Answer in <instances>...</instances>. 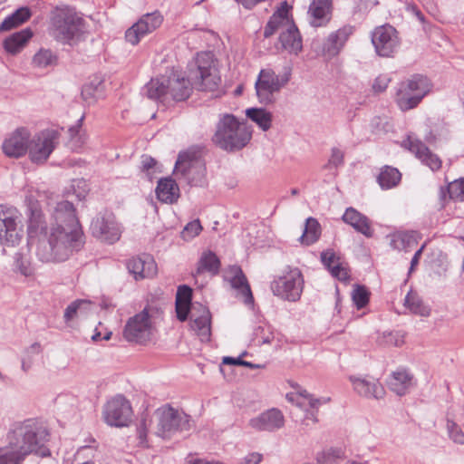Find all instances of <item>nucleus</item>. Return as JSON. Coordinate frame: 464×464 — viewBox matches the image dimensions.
I'll return each mask as SVG.
<instances>
[{
    "label": "nucleus",
    "mask_w": 464,
    "mask_h": 464,
    "mask_svg": "<svg viewBox=\"0 0 464 464\" xmlns=\"http://www.w3.org/2000/svg\"><path fill=\"white\" fill-rule=\"evenodd\" d=\"M86 304V301L84 300H75L72 303H71L64 311V320L65 322H69L74 318V316L77 314V311L81 307V305Z\"/></svg>",
    "instance_id": "52"
},
{
    "label": "nucleus",
    "mask_w": 464,
    "mask_h": 464,
    "mask_svg": "<svg viewBox=\"0 0 464 464\" xmlns=\"http://www.w3.org/2000/svg\"><path fill=\"white\" fill-rule=\"evenodd\" d=\"M304 280L298 267L285 266L282 274L274 277L270 289L275 296L288 301L296 302L300 299Z\"/></svg>",
    "instance_id": "7"
},
{
    "label": "nucleus",
    "mask_w": 464,
    "mask_h": 464,
    "mask_svg": "<svg viewBox=\"0 0 464 464\" xmlns=\"http://www.w3.org/2000/svg\"><path fill=\"white\" fill-rule=\"evenodd\" d=\"M425 248V244H423L414 254L411 261L410 273L414 269V267L419 264V260L420 256Z\"/></svg>",
    "instance_id": "64"
},
{
    "label": "nucleus",
    "mask_w": 464,
    "mask_h": 464,
    "mask_svg": "<svg viewBox=\"0 0 464 464\" xmlns=\"http://www.w3.org/2000/svg\"><path fill=\"white\" fill-rule=\"evenodd\" d=\"M307 14L313 27L325 26L332 18V0H312Z\"/></svg>",
    "instance_id": "22"
},
{
    "label": "nucleus",
    "mask_w": 464,
    "mask_h": 464,
    "mask_svg": "<svg viewBox=\"0 0 464 464\" xmlns=\"http://www.w3.org/2000/svg\"><path fill=\"white\" fill-rule=\"evenodd\" d=\"M192 92V86L188 79L172 74L168 77V99L169 102H182L187 100Z\"/></svg>",
    "instance_id": "26"
},
{
    "label": "nucleus",
    "mask_w": 464,
    "mask_h": 464,
    "mask_svg": "<svg viewBox=\"0 0 464 464\" xmlns=\"http://www.w3.org/2000/svg\"><path fill=\"white\" fill-rule=\"evenodd\" d=\"M143 92L150 100H154L161 103L169 102L168 76H160L151 79L150 82L145 85Z\"/></svg>",
    "instance_id": "31"
},
{
    "label": "nucleus",
    "mask_w": 464,
    "mask_h": 464,
    "mask_svg": "<svg viewBox=\"0 0 464 464\" xmlns=\"http://www.w3.org/2000/svg\"><path fill=\"white\" fill-rule=\"evenodd\" d=\"M192 298V289L186 285H182L178 287L177 290V295H176V302H179V304H190Z\"/></svg>",
    "instance_id": "49"
},
{
    "label": "nucleus",
    "mask_w": 464,
    "mask_h": 464,
    "mask_svg": "<svg viewBox=\"0 0 464 464\" xmlns=\"http://www.w3.org/2000/svg\"><path fill=\"white\" fill-rule=\"evenodd\" d=\"M285 424L283 413L277 409H270L249 420V425L259 431H274Z\"/></svg>",
    "instance_id": "19"
},
{
    "label": "nucleus",
    "mask_w": 464,
    "mask_h": 464,
    "mask_svg": "<svg viewBox=\"0 0 464 464\" xmlns=\"http://www.w3.org/2000/svg\"><path fill=\"white\" fill-rule=\"evenodd\" d=\"M354 392L367 399H382L385 395L384 387L377 380L366 378L350 377Z\"/></svg>",
    "instance_id": "24"
},
{
    "label": "nucleus",
    "mask_w": 464,
    "mask_h": 464,
    "mask_svg": "<svg viewBox=\"0 0 464 464\" xmlns=\"http://www.w3.org/2000/svg\"><path fill=\"white\" fill-rule=\"evenodd\" d=\"M298 394L304 399L308 400V404L311 408H317L318 405L322 403V401L320 399H314L312 397V395L306 391V390H301L298 392Z\"/></svg>",
    "instance_id": "60"
},
{
    "label": "nucleus",
    "mask_w": 464,
    "mask_h": 464,
    "mask_svg": "<svg viewBox=\"0 0 464 464\" xmlns=\"http://www.w3.org/2000/svg\"><path fill=\"white\" fill-rule=\"evenodd\" d=\"M196 307H192L190 312L191 324L193 331L197 333L202 342H208L211 335V315L209 310L203 305L198 307V314L195 313Z\"/></svg>",
    "instance_id": "23"
},
{
    "label": "nucleus",
    "mask_w": 464,
    "mask_h": 464,
    "mask_svg": "<svg viewBox=\"0 0 464 464\" xmlns=\"http://www.w3.org/2000/svg\"><path fill=\"white\" fill-rule=\"evenodd\" d=\"M401 179V174L396 168L385 166L382 169L377 180L382 188L389 189L397 186Z\"/></svg>",
    "instance_id": "37"
},
{
    "label": "nucleus",
    "mask_w": 464,
    "mask_h": 464,
    "mask_svg": "<svg viewBox=\"0 0 464 464\" xmlns=\"http://www.w3.org/2000/svg\"><path fill=\"white\" fill-rule=\"evenodd\" d=\"M49 431L39 421L28 419L14 422L6 433V447L22 464L27 456L35 454L41 457L50 455L46 447L49 440Z\"/></svg>",
    "instance_id": "2"
},
{
    "label": "nucleus",
    "mask_w": 464,
    "mask_h": 464,
    "mask_svg": "<svg viewBox=\"0 0 464 464\" xmlns=\"http://www.w3.org/2000/svg\"><path fill=\"white\" fill-rule=\"evenodd\" d=\"M90 229L93 237L108 244H113L121 237L120 226L110 212L99 213L92 219Z\"/></svg>",
    "instance_id": "13"
},
{
    "label": "nucleus",
    "mask_w": 464,
    "mask_h": 464,
    "mask_svg": "<svg viewBox=\"0 0 464 464\" xmlns=\"http://www.w3.org/2000/svg\"><path fill=\"white\" fill-rule=\"evenodd\" d=\"M85 32V21L73 7L57 6L50 18L49 33L63 44H72Z\"/></svg>",
    "instance_id": "3"
},
{
    "label": "nucleus",
    "mask_w": 464,
    "mask_h": 464,
    "mask_svg": "<svg viewBox=\"0 0 464 464\" xmlns=\"http://www.w3.org/2000/svg\"><path fill=\"white\" fill-rule=\"evenodd\" d=\"M156 195L160 201L172 204L179 197V188L176 181L171 178L160 179L156 188Z\"/></svg>",
    "instance_id": "32"
},
{
    "label": "nucleus",
    "mask_w": 464,
    "mask_h": 464,
    "mask_svg": "<svg viewBox=\"0 0 464 464\" xmlns=\"http://www.w3.org/2000/svg\"><path fill=\"white\" fill-rule=\"evenodd\" d=\"M57 54L51 49L41 48L33 56L32 64L40 69L54 66L57 64Z\"/></svg>",
    "instance_id": "42"
},
{
    "label": "nucleus",
    "mask_w": 464,
    "mask_h": 464,
    "mask_svg": "<svg viewBox=\"0 0 464 464\" xmlns=\"http://www.w3.org/2000/svg\"><path fill=\"white\" fill-rule=\"evenodd\" d=\"M344 223L353 227L357 232L362 234L366 237L373 236V229L372 228L370 219L353 208H346L342 217Z\"/></svg>",
    "instance_id": "28"
},
{
    "label": "nucleus",
    "mask_w": 464,
    "mask_h": 464,
    "mask_svg": "<svg viewBox=\"0 0 464 464\" xmlns=\"http://www.w3.org/2000/svg\"><path fill=\"white\" fill-rule=\"evenodd\" d=\"M268 21H273V25L277 29L285 30L286 28V22L279 18L278 14H272Z\"/></svg>",
    "instance_id": "63"
},
{
    "label": "nucleus",
    "mask_w": 464,
    "mask_h": 464,
    "mask_svg": "<svg viewBox=\"0 0 464 464\" xmlns=\"http://www.w3.org/2000/svg\"><path fill=\"white\" fill-rule=\"evenodd\" d=\"M321 259L323 264L330 269L334 265L339 261V257L336 256L335 253L332 250H326L322 252Z\"/></svg>",
    "instance_id": "55"
},
{
    "label": "nucleus",
    "mask_w": 464,
    "mask_h": 464,
    "mask_svg": "<svg viewBox=\"0 0 464 464\" xmlns=\"http://www.w3.org/2000/svg\"><path fill=\"white\" fill-rule=\"evenodd\" d=\"M252 138V131L246 123L240 122L233 114H223L212 137L215 145L223 150L234 152L242 150Z\"/></svg>",
    "instance_id": "4"
},
{
    "label": "nucleus",
    "mask_w": 464,
    "mask_h": 464,
    "mask_svg": "<svg viewBox=\"0 0 464 464\" xmlns=\"http://www.w3.org/2000/svg\"><path fill=\"white\" fill-rule=\"evenodd\" d=\"M344 163V152L339 148L334 147L331 150V155L327 163L324 166V169H338Z\"/></svg>",
    "instance_id": "46"
},
{
    "label": "nucleus",
    "mask_w": 464,
    "mask_h": 464,
    "mask_svg": "<svg viewBox=\"0 0 464 464\" xmlns=\"http://www.w3.org/2000/svg\"><path fill=\"white\" fill-rule=\"evenodd\" d=\"M132 416L130 401L122 395H116L109 400L103 408V418L110 426L124 427Z\"/></svg>",
    "instance_id": "11"
},
{
    "label": "nucleus",
    "mask_w": 464,
    "mask_h": 464,
    "mask_svg": "<svg viewBox=\"0 0 464 464\" xmlns=\"http://www.w3.org/2000/svg\"><path fill=\"white\" fill-rule=\"evenodd\" d=\"M404 145L411 152L431 170H438L441 167V160L438 155L434 154L430 149L420 140L413 139L411 136L404 140Z\"/></svg>",
    "instance_id": "20"
},
{
    "label": "nucleus",
    "mask_w": 464,
    "mask_h": 464,
    "mask_svg": "<svg viewBox=\"0 0 464 464\" xmlns=\"http://www.w3.org/2000/svg\"><path fill=\"white\" fill-rule=\"evenodd\" d=\"M0 464H20L6 446L0 448Z\"/></svg>",
    "instance_id": "56"
},
{
    "label": "nucleus",
    "mask_w": 464,
    "mask_h": 464,
    "mask_svg": "<svg viewBox=\"0 0 464 464\" xmlns=\"http://www.w3.org/2000/svg\"><path fill=\"white\" fill-rule=\"evenodd\" d=\"M189 307L190 304H179V302H176V313H177V318L180 322H185L188 319V314H189Z\"/></svg>",
    "instance_id": "58"
},
{
    "label": "nucleus",
    "mask_w": 464,
    "mask_h": 464,
    "mask_svg": "<svg viewBox=\"0 0 464 464\" xmlns=\"http://www.w3.org/2000/svg\"><path fill=\"white\" fill-rule=\"evenodd\" d=\"M205 146L192 145L184 151H180L175 164L176 171L188 173L192 166H202L199 162L204 151Z\"/></svg>",
    "instance_id": "27"
},
{
    "label": "nucleus",
    "mask_w": 464,
    "mask_h": 464,
    "mask_svg": "<svg viewBox=\"0 0 464 464\" xmlns=\"http://www.w3.org/2000/svg\"><path fill=\"white\" fill-rule=\"evenodd\" d=\"M127 268L135 280L153 277L157 274V265L150 255L132 257L127 262Z\"/></svg>",
    "instance_id": "21"
},
{
    "label": "nucleus",
    "mask_w": 464,
    "mask_h": 464,
    "mask_svg": "<svg viewBox=\"0 0 464 464\" xmlns=\"http://www.w3.org/2000/svg\"><path fill=\"white\" fill-rule=\"evenodd\" d=\"M321 236V226L317 219L308 218L305 220L304 228L300 241L303 245L310 246L316 242Z\"/></svg>",
    "instance_id": "36"
},
{
    "label": "nucleus",
    "mask_w": 464,
    "mask_h": 464,
    "mask_svg": "<svg viewBox=\"0 0 464 464\" xmlns=\"http://www.w3.org/2000/svg\"><path fill=\"white\" fill-rule=\"evenodd\" d=\"M197 72L194 84L200 91H215L220 77L213 64V55L210 53H198L196 59Z\"/></svg>",
    "instance_id": "10"
},
{
    "label": "nucleus",
    "mask_w": 464,
    "mask_h": 464,
    "mask_svg": "<svg viewBox=\"0 0 464 464\" xmlns=\"http://www.w3.org/2000/svg\"><path fill=\"white\" fill-rule=\"evenodd\" d=\"M227 273L231 276L228 281L232 288L238 291V294L242 295L246 304H253L254 297L252 291L241 267L237 265L230 266L227 269Z\"/></svg>",
    "instance_id": "25"
},
{
    "label": "nucleus",
    "mask_w": 464,
    "mask_h": 464,
    "mask_svg": "<svg viewBox=\"0 0 464 464\" xmlns=\"http://www.w3.org/2000/svg\"><path fill=\"white\" fill-rule=\"evenodd\" d=\"M220 266V260L214 252L210 250L205 251L198 261L196 275L208 272L211 276H216L219 273Z\"/></svg>",
    "instance_id": "34"
},
{
    "label": "nucleus",
    "mask_w": 464,
    "mask_h": 464,
    "mask_svg": "<svg viewBox=\"0 0 464 464\" xmlns=\"http://www.w3.org/2000/svg\"><path fill=\"white\" fill-rule=\"evenodd\" d=\"M275 338L274 331L269 324H263L254 328L252 342L255 345L270 344Z\"/></svg>",
    "instance_id": "43"
},
{
    "label": "nucleus",
    "mask_w": 464,
    "mask_h": 464,
    "mask_svg": "<svg viewBox=\"0 0 464 464\" xmlns=\"http://www.w3.org/2000/svg\"><path fill=\"white\" fill-rule=\"evenodd\" d=\"M382 338V343L387 345L401 346L404 343L403 335L399 332L383 334Z\"/></svg>",
    "instance_id": "51"
},
{
    "label": "nucleus",
    "mask_w": 464,
    "mask_h": 464,
    "mask_svg": "<svg viewBox=\"0 0 464 464\" xmlns=\"http://www.w3.org/2000/svg\"><path fill=\"white\" fill-rule=\"evenodd\" d=\"M372 43L376 53L382 57L392 56L400 45L398 33L390 24L376 27L372 35Z\"/></svg>",
    "instance_id": "14"
},
{
    "label": "nucleus",
    "mask_w": 464,
    "mask_h": 464,
    "mask_svg": "<svg viewBox=\"0 0 464 464\" xmlns=\"http://www.w3.org/2000/svg\"><path fill=\"white\" fill-rule=\"evenodd\" d=\"M432 84L422 74H414L398 84L394 101L402 111L416 108L430 92Z\"/></svg>",
    "instance_id": "5"
},
{
    "label": "nucleus",
    "mask_w": 464,
    "mask_h": 464,
    "mask_svg": "<svg viewBox=\"0 0 464 464\" xmlns=\"http://www.w3.org/2000/svg\"><path fill=\"white\" fill-rule=\"evenodd\" d=\"M101 82L97 86H93L92 83L85 84L82 89V96L85 101L90 99H98L102 94L100 90Z\"/></svg>",
    "instance_id": "50"
},
{
    "label": "nucleus",
    "mask_w": 464,
    "mask_h": 464,
    "mask_svg": "<svg viewBox=\"0 0 464 464\" xmlns=\"http://www.w3.org/2000/svg\"><path fill=\"white\" fill-rule=\"evenodd\" d=\"M29 139V130L25 128H18L5 140L2 145L4 153L10 158L24 156L28 150Z\"/></svg>",
    "instance_id": "18"
},
{
    "label": "nucleus",
    "mask_w": 464,
    "mask_h": 464,
    "mask_svg": "<svg viewBox=\"0 0 464 464\" xmlns=\"http://www.w3.org/2000/svg\"><path fill=\"white\" fill-rule=\"evenodd\" d=\"M331 273V275L341 280V281H344L346 279H348L349 277V275H348V272L346 270V268H344L340 262H337L335 265H334L330 269H328Z\"/></svg>",
    "instance_id": "54"
},
{
    "label": "nucleus",
    "mask_w": 464,
    "mask_h": 464,
    "mask_svg": "<svg viewBox=\"0 0 464 464\" xmlns=\"http://www.w3.org/2000/svg\"><path fill=\"white\" fill-rule=\"evenodd\" d=\"M31 15V10L28 7L23 6L18 8L0 24V32L9 31L21 25L29 20Z\"/></svg>",
    "instance_id": "35"
},
{
    "label": "nucleus",
    "mask_w": 464,
    "mask_h": 464,
    "mask_svg": "<svg viewBox=\"0 0 464 464\" xmlns=\"http://www.w3.org/2000/svg\"><path fill=\"white\" fill-rule=\"evenodd\" d=\"M150 316L147 308L130 317L124 327L123 336L128 342L142 343L150 334Z\"/></svg>",
    "instance_id": "15"
},
{
    "label": "nucleus",
    "mask_w": 464,
    "mask_h": 464,
    "mask_svg": "<svg viewBox=\"0 0 464 464\" xmlns=\"http://www.w3.org/2000/svg\"><path fill=\"white\" fill-rule=\"evenodd\" d=\"M58 136L54 130H44L34 136L28 145L31 160L37 164L45 162L56 146Z\"/></svg>",
    "instance_id": "12"
},
{
    "label": "nucleus",
    "mask_w": 464,
    "mask_h": 464,
    "mask_svg": "<svg viewBox=\"0 0 464 464\" xmlns=\"http://www.w3.org/2000/svg\"><path fill=\"white\" fill-rule=\"evenodd\" d=\"M162 22L163 16L159 11L145 14L126 31L125 39L136 45L141 38L159 28Z\"/></svg>",
    "instance_id": "16"
},
{
    "label": "nucleus",
    "mask_w": 464,
    "mask_h": 464,
    "mask_svg": "<svg viewBox=\"0 0 464 464\" xmlns=\"http://www.w3.org/2000/svg\"><path fill=\"white\" fill-rule=\"evenodd\" d=\"M158 423L155 434L169 440L178 433L188 432L193 428L191 417L182 411L167 404L156 410Z\"/></svg>",
    "instance_id": "6"
},
{
    "label": "nucleus",
    "mask_w": 464,
    "mask_h": 464,
    "mask_svg": "<svg viewBox=\"0 0 464 464\" xmlns=\"http://www.w3.org/2000/svg\"><path fill=\"white\" fill-rule=\"evenodd\" d=\"M353 32V26L345 24L338 30L332 32L324 41L314 39L311 44L312 49L318 55H322L326 59H332L340 53Z\"/></svg>",
    "instance_id": "9"
},
{
    "label": "nucleus",
    "mask_w": 464,
    "mask_h": 464,
    "mask_svg": "<svg viewBox=\"0 0 464 464\" xmlns=\"http://www.w3.org/2000/svg\"><path fill=\"white\" fill-rule=\"evenodd\" d=\"M447 430L450 438L458 444H464V432L453 420H448Z\"/></svg>",
    "instance_id": "48"
},
{
    "label": "nucleus",
    "mask_w": 464,
    "mask_h": 464,
    "mask_svg": "<svg viewBox=\"0 0 464 464\" xmlns=\"http://www.w3.org/2000/svg\"><path fill=\"white\" fill-rule=\"evenodd\" d=\"M202 230V226L198 219L188 222L181 232V237L185 240H189L197 237Z\"/></svg>",
    "instance_id": "47"
},
{
    "label": "nucleus",
    "mask_w": 464,
    "mask_h": 464,
    "mask_svg": "<svg viewBox=\"0 0 464 464\" xmlns=\"http://www.w3.org/2000/svg\"><path fill=\"white\" fill-rule=\"evenodd\" d=\"M414 243H416V234L413 231L399 233L392 240V245L397 249L409 247Z\"/></svg>",
    "instance_id": "44"
},
{
    "label": "nucleus",
    "mask_w": 464,
    "mask_h": 464,
    "mask_svg": "<svg viewBox=\"0 0 464 464\" xmlns=\"http://www.w3.org/2000/svg\"><path fill=\"white\" fill-rule=\"evenodd\" d=\"M157 161L150 156H142L141 160V169L142 170H150L154 168Z\"/></svg>",
    "instance_id": "62"
},
{
    "label": "nucleus",
    "mask_w": 464,
    "mask_h": 464,
    "mask_svg": "<svg viewBox=\"0 0 464 464\" xmlns=\"http://www.w3.org/2000/svg\"><path fill=\"white\" fill-rule=\"evenodd\" d=\"M390 82L391 78L388 75H379L373 82L372 90L374 91V92H382L386 90Z\"/></svg>",
    "instance_id": "53"
},
{
    "label": "nucleus",
    "mask_w": 464,
    "mask_h": 464,
    "mask_svg": "<svg viewBox=\"0 0 464 464\" xmlns=\"http://www.w3.org/2000/svg\"><path fill=\"white\" fill-rule=\"evenodd\" d=\"M370 294L364 285H357L352 293V299L357 309L363 308L369 302Z\"/></svg>",
    "instance_id": "45"
},
{
    "label": "nucleus",
    "mask_w": 464,
    "mask_h": 464,
    "mask_svg": "<svg viewBox=\"0 0 464 464\" xmlns=\"http://www.w3.org/2000/svg\"><path fill=\"white\" fill-rule=\"evenodd\" d=\"M413 385V376L406 369H399L392 373L388 386L399 396L405 395Z\"/></svg>",
    "instance_id": "30"
},
{
    "label": "nucleus",
    "mask_w": 464,
    "mask_h": 464,
    "mask_svg": "<svg viewBox=\"0 0 464 464\" xmlns=\"http://www.w3.org/2000/svg\"><path fill=\"white\" fill-rule=\"evenodd\" d=\"M28 235L33 237L42 235L36 247V256L43 263H56L67 260L83 244V233L72 202L62 200L53 207L47 222L37 201L28 205Z\"/></svg>",
    "instance_id": "1"
},
{
    "label": "nucleus",
    "mask_w": 464,
    "mask_h": 464,
    "mask_svg": "<svg viewBox=\"0 0 464 464\" xmlns=\"http://www.w3.org/2000/svg\"><path fill=\"white\" fill-rule=\"evenodd\" d=\"M279 43L282 48L289 53L298 54L302 51V36L294 22L286 25V28L281 32Z\"/></svg>",
    "instance_id": "29"
},
{
    "label": "nucleus",
    "mask_w": 464,
    "mask_h": 464,
    "mask_svg": "<svg viewBox=\"0 0 464 464\" xmlns=\"http://www.w3.org/2000/svg\"><path fill=\"white\" fill-rule=\"evenodd\" d=\"M289 80L290 73L279 76L271 69L261 70L255 84L259 102L265 105L274 103L276 94Z\"/></svg>",
    "instance_id": "8"
},
{
    "label": "nucleus",
    "mask_w": 464,
    "mask_h": 464,
    "mask_svg": "<svg viewBox=\"0 0 464 464\" xmlns=\"http://www.w3.org/2000/svg\"><path fill=\"white\" fill-rule=\"evenodd\" d=\"M33 37V32L30 28H24L15 32L4 41L5 50L11 54L20 53Z\"/></svg>",
    "instance_id": "33"
},
{
    "label": "nucleus",
    "mask_w": 464,
    "mask_h": 464,
    "mask_svg": "<svg viewBox=\"0 0 464 464\" xmlns=\"http://www.w3.org/2000/svg\"><path fill=\"white\" fill-rule=\"evenodd\" d=\"M404 305L412 314L427 317L430 314V307L426 306L421 298L414 292L410 291L404 299Z\"/></svg>",
    "instance_id": "39"
},
{
    "label": "nucleus",
    "mask_w": 464,
    "mask_h": 464,
    "mask_svg": "<svg viewBox=\"0 0 464 464\" xmlns=\"http://www.w3.org/2000/svg\"><path fill=\"white\" fill-rule=\"evenodd\" d=\"M247 118L256 122L259 128L266 131L270 129L272 123V114L262 108H249L246 111Z\"/></svg>",
    "instance_id": "40"
},
{
    "label": "nucleus",
    "mask_w": 464,
    "mask_h": 464,
    "mask_svg": "<svg viewBox=\"0 0 464 464\" xmlns=\"http://www.w3.org/2000/svg\"><path fill=\"white\" fill-rule=\"evenodd\" d=\"M138 431V437L140 440V444H145L147 441V433H148V427H147V420L145 418H142L140 421V424L137 429Z\"/></svg>",
    "instance_id": "59"
},
{
    "label": "nucleus",
    "mask_w": 464,
    "mask_h": 464,
    "mask_svg": "<svg viewBox=\"0 0 464 464\" xmlns=\"http://www.w3.org/2000/svg\"><path fill=\"white\" fill-rule=\"evenodd\" d=\"M174 173L179 179H183L190 186H203L205 183V168L204 166H192L188 173L183 171H176Z\"/></svg>",
    "instance_id": "38"
},
{
    "label": "nucleus",
    "mask_w": 464,
    "mask_h": 464,
    "mask_svg": "<svg viewBox=\"0 0 464 464\" xmlns=\"http://www.w3.org/2000/svg\"><path fill=\"white\" fill-rule=\"evenodd\" d=\"M449 198L454 201L464 202V178L457 179L450 182L446 188H440V198Z\"/></svg>",
    "instance_id": "41"
},
{
    "label": "nucleus",
    "mask_w": 464,
    "mask_h": 464,
    "mask_svg": "<svg viewBox=\"0 0 464 464\" xmlns=\"http://www.w3.org/2000/svg\"><path fill=\"white\" fill-rule=\"evenodd\" d=\"M18 212L15 208L0 205V244L14 246L20 240L17 229Z\"/></svg>",
    "instance_id": "17"
},
{
    "label": "nucleus",
    "mask_w": 464,
    "mask_h": 464,
    "mask_svg": "<svg viewBox=\"0 0 464 464\" xmlns=\"http://www.w3.org/2000/svg\"><path fill=\"white\" fill-rule=\"evenodd\" d=\"M262 460V455L256 452L246 455L241 464H259Z\"/></svg>",
    "instance_id": "61"
},
{
    "label": "nucleus",
    "mask_w": 464,
    "mask_h": 464,
    "mask_svg": "<svg viewBox=\"0 0 464 464\" xmlns=\"http://www.w3.org/2000/svg\"><path fill=\"white\" fill-rule=\"evenodd\" d=\"M290 6L288 5L286 1H284L281 3L280 7L277 8V10L273 14H278L279 18L286 22V25L294 22L293 20H290L288 17V13L290 10Z\"/></svg>",
    "instance_id": "57"
}]
</instances>
